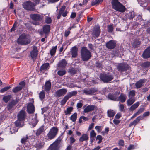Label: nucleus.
Masks as SVG:
<instances>
[{"label":"nucleus","mask_w":150,"mask_h":150,"mask_svg":"<svg viewBox=\"0 0 150 150\" xmlns=\"http://www.w3.org/2000/svg\"><path fill=\"white\" fill-rule=\"evenodd\" d=\"M26 115L25 108L23 107L17 115V120L14 122L16 126L17 127L20 126L22 123L24 121L26 118Z\"/></svg>","instance_id":"1"},{"label":"nucleus","mask_w":150,"mask_h":150,"mask_svg":"<svg viewBox=\"0 0 150 150\" xmlns=\"http://www.w3.org/2000/svg\"><path fill=\"white\" fill-rule=\"evenodd\" d=\"M111 4L112 8L117 11L121 13L125 12L126 8L123 5L119 2L118 0H111Z\"/></svg>","instance_id":"2"},{"label":"nucleus","mask_w":150,"mask_h":150,"mask_svg":"<svg viewBox=\"0 0 150 150\" xmlns=\"http://www.w3.org/2000/svg\"><path fill=\"white\" fill-rule=\"evenodd\" d=\"M81 57L83 61H86L89 60L91 57V52L86 47H82L81 51Z\"/></svg>","instance_id":"3"},{"label":"nucleus","mask_w":150,"mask_h":150,"mask_svg":"<svg viewBox=\"0 0 150 150\" xmlns=\"http://www.w3.org/2000/svg\"><path fill=\"white\" fill-rule=\"evenodd\" d=\"M62 138V135H61L50 145L48 150H59L60 147L59 145Z\"/></svg>","instance_id":"4"},{"label":"nucleus","mask_w":150,"mask_h":150,"mask_svg":"<svg viewBox=\"0 0 150 150\" xmlns=\"http://www.w3.org/2000/svg\"><path fill=\"white\" fill-rule=\"evenodd\" d=\"M22 5L23 7L27 11H32L35 9V4L30 1L25 2L22 4Z\"/></svg>","instance_id":"5"},{"label":"nucleus","mask_w":150,"mask_h":150,"mask_svg":"<svg viewBox=\"0 0 150 150\" xmlns=\"http://www.w3.org/2000/svg\"><path fill=\"white\" fill-rule=\"evenodd\" d=\"M58 129L57 127H52L47 134V139L50 140L54 139L57 134Z\"/></svg>","instance_id":"6"},{"label":"nucleus","mask_w":150,"mask_h":150,"mask_svg":"<svg viewBox=\"0 0 150 150\" xmlns=\"http://www.w3.org/2000/svg\"><path fill=\"white\" fill-rule=\"evenodd\" d=\"M30 18L35 22L33 23L35 25H39V22L42 21L43 16L39 14H31L30 15Z\"/></svg>","instance_id":"7"},{"label":"nucleus","mask_w":150,"mask_h":150,"mask_svg":"<svg viewBox=\"0 0 150 150\" xmlns=\"http://www.w3.org/2000/svg\"><path fill=\"white\" fill-rule=\"evenodd\" d=\"M149 115L150 112L149 111L145 112L143 114V116H139L135 120L132 122H131L129 124V126L131 127L134 125L135 126L139 122L140 120H142L143 119V117L148 116Z\"/></svg>","instance_id":"8"},{"label":"nucleus","mask_w":150,"mask_h":150,"mask_svg":"<svg viewBox=\"0 0 150 150\" xmlns=\"http://www.w3.org/2000/svg\"><path fill=\"white\" fill-rule=\"evenodd\" d=\"M100 78L101 80L105 83H108L113 79V76L112 75L106 74H100Z\"/></svg>","instance_id":"9"},{"label":"nucleus","mask_w":150,"mask_h":150,"mask_svg":"<svg viewBox=\"0 0 150 150\" xmlns=\"http://www.w3.org/2000/svg\"><path fill=\"white\" fill-rule=\"evenodd\" d=\"M17 42L18 44L21 45H27L30 43L27 40L25 34H22L19 36L17 40Z\"/></svg>","instance_id":"10"},{"label":"nucleus","mask_w":150,"mask_h":150,"mask_svg":"<svg viewBox=\"0 0 150 150\" xmlns=\"http://www.w3.org/2000/svg\"><path fill=\"white\" fill-rule=\"evenodd\" d=\"M117 68L119 71L122 72L129 70L130 68V66L127 64L123 63L119 64Z\"/></svg>","instance_id":"11"},{"label":"nucleus","mask_w":150,"mask_h":150,"mask_svg":"<svg viewBox=\"0 0 150 150\" xmlns=\"http://www.w3.org/2000/svg\"><path fill=\"white\" fill-rule=\"evenodd\" d=\"M101 32L100 27L99 25L95 26L92 30V35L93 37L98 38Z\"/></svg>","instance_id":"12"},{"label":"nucleus","mask_w":150,"mask_h":150,"mask_svg":"<svg viewBox=\"0 0 150 150\" xmlns=\"http://www.w3.org/2000/svg\"><path fill=\"white\" fill-rule=\"evenodd\" d=\"M33 50L30 53V56L32 59L33 60H35L38 54V50L37 47L36 46H33L32 47Z\"/></svg>","instance_id":"13"},{"label":"nucleus","mask_w":150,"mask_h":150,"mask_svg":"<svg viewBox=\"0 0 150 150\" xmlns=\"http://www.w3.org/2000/svg\"><path fill=\"white\" fill-rule=\"evenodd\" d=\"M19 100L16 98L15 100H13L7 104L6 107L8 111H10L14 106L16 105L19 102Z\"/></svg>","instance_id":"14"},{"label":"nucleus","mask_w":150,"mask_h":150,"mask_svg":"<svg viewBox=\"0 0 150 150\" xmlns=\"http://www.w3.org/2000/svg\"><path fill=\"white\" fill-rule=\"evenodd\" d=\"M116 41L114 40H110L107 42L105 44L106 47L109 49H114L116 46Z\"/></svg>","instance_id":"15"},{"label":"nucleus","mask_w":150,"mask_h":150,"mask_svg":"<svg viewBox=\"0 0 150 150\" xmlns=\"http://www.w3.org/2000/svg\"><path fill=\"white\" fill-rule=\"evenodd\" d=\"M67 90L65 88L59 89L56 91L54 93V96L59 98L64 96L67 93Z\"/></svg>","instance_id":"16"},{"label":"nucleus","mask_w":150,"mask_h":150,"mask_svg":"<svg viewBox=\"0 0 150 150\" xmlns=\"http://www.w3.org/2000/svg\"><path fill=\"white\" fill-rule=\"evenodd\" d=\"M45 143L42 139H38L37 142L34 145V147L36 148V150H40L43 147Z\"/></svg>","instance_id":"17"},{"label":"nucleus","mask_w":150,"mask_h":150,"mask_svg":"<svg viewBox=\"0 0 150 150\" xmlns=\"http://www.w3.org/2000/svg\"><path fill=\"white\" fill-rule=\"evenodd\" d=\"M28 137L26 136L25 137H23L21 139V143L24 144L23 146L24 148H26V149H28L30 148V144L28 140Z\"/></svg>","instance_id":"18"},{"label":"nucleus","mask_w":150,"mask_h":150,"mask_svg":"<svg viewBox=\"0 0 150 150\" xmlns=\"http://www.w3.org/2000/svg\"><path fill=\"white\" fill-rule=\"evenodd\" d=\"M35 108L33 103L30 102L27 106V111L29 114H33L34 112Z\"/></svg>","instance_id":"19"},{"label":"nucleus","mask_w":150,"mask_h":150,"mask_svg":"<svg viewBox=\"0 0 150 150\" xmlns=\"http://www.w3.org/2000/svg\"><path fill=\"white\" fill-rule=\"evenodd\" d=\"M97 107L94 105H88L84 109V112L85 113H88L97 109Z\"/></svg>","instance_id":"20"},{"label":"nucleus","mask_w":150,"mask_h":150,"mask_svg":"<svg viewBox=\"0 0 150 150\" xmlns=\"http://www.w3.org/2000/svg\"><path fill=\"white\" fill-rule=\"evenodd\" d=\"M142 57L144 59H147L150 57V46H149L143 52Z\"/></svg>","instance_id":"21"},{"label":"nucleus","mask_w":150,"mask_h":150,"mask_svg":"<svg viewBox=\"0 0 150 150\" xmlns=\"http://www.w3.org/2000/svg\"><path fill=\"white\" fill-rule=\"evenodd\" d=\"M97 90L95 88H91L89 89H84L83 92L86 95H93Z\"/></svg>","instance_id":"22"},{"label":"nucleus","mask_w":150,"mask_h":150,"mask_svg":"<svg viewBox=\"0 0 150 150\" xmlns=\"http://www.w3.org/2000/svg\"><path fill=\"white\" fill-rule=\"evenodd\" d=\"M66 8V7L65 6L63 5L60 8L59 12V13L62 14V16L64 17H66L68 13L67 11H64Z\"/></svg>","instance_id":"23"},{"label":"nucleus","mask_w":150,"mask_h":150,"mask_svg":"<svg viewBox=\"0 0 150 150\" xmlns=\"http://www.w3.org/2000/svg\"><path fill=\"white\" fill-rule=\"evenodd\" d=\"M108 97L109 99L111 100L116 101L117 98V93H110Z\"/></svg>","instance_id":"24"},{"label":"nucleus","mask_w":150,"mask_h":150,"mask_svg":"<svg viewBox=\"0 0 150 150\" xmlns=\"http://www.w3.org/2000/svg\"><path fill=\"white\" fill-rule=\"evenodd\" d=\"M50 64L49 63H44L41 66L40 70L41 72L45 71L48 70Z\"/></svg>","instance_id":"25"},{"label":"nucleus","mask_w":150,"mask_h":150,"mask_svg":"<svg viewBox=\"0 0 150 150\" xmlns=\"http://www.w3.org/2000/svg\"><path fill=\"white\" fill-rule=\"evenodd\" d=\"M51 87V83L50 81H46L44 85L45 90L46 91H50Z\"/></svg>","instance_id":"26"},{"label":"nucleus","mask_w":150,"mask_h":150,"mask_svg":"<svg viewBox=\"0 0 150 150\" xmlns=\"http://www.w3.org/2000/svg\"><path fill=\"white\" fill-rule=\"evenodd\" d=\"M141 41L138 39H134L132 43V46L134 48H138L140 45Z\"/></svg>","instance_id":"27"},{"label":"nucleus","mask_w":150,"mask_h":150,"mask_svg":"<svg viewBox=\"0 0 150 150\" xmlns=\"http://www.w3.org/2000/svg\"><path fill=\"white\" fill-rule=\"evenodd\" d=\"M42 30L45 34L49 33L50 30V26L49 25H44L42 28Z\"/></svg>","instance_id":"28"},{"label":"nucleus","mask_w":150,"mask_h":150,"mask_svg":"<svg viewBox=\"0 0 150 150\" xmlns=\"http://www.w3.org/2000/svg\"><path fill=\"white\" fill-rule=\"evenodd\" d=\"M78 49L76 46H74L72 48L71 51L72 57L74 58L76 57L77 56Z\"/></svg>","instance_id":"29"},{"label":"nucleus","mask_w":150,"mask_h":150,"mask_svg":"<svg viewBox=\"0 0 150 150\" xmlns=\"http://www.w3.org/2000/svg\"><path fill=\"white\" fill-rule=\"evenodd\" d=\"M67 64V62L65 59H62L58 63V67H65Z\"/></svg>","instance_id":"30"},{"label":"nucleus","mask_w":150,"mask_h":150,"mask_svg":"<svg viewBox=\"0 0 150 150\" xmlns=\"http://www.w3.org/2000/svg\"><path fill=\"white\" fill-rule=\"evenodd\" d=\"M126 99V96L125 94L121 93L118 98V100L120 101L121 103L125 102Z\"/></svg>","instance_id":"31"},{"label":"nucleus","mask_w":150,"mask_h":150,"mask_svg":"<svg viewBox=\"0 0 150 150\" xmlns=\"http://www.w3.org/2000/svg\"><path fill=\"white\" fill-rule=\"evenodd\" d=\"M115 114L116 112L112 110L109 109L107 110V116L108 117H112L115 116Z\"/></svg>","instance_id":"32"},{"label":"nucleus","mask_w":150,"mask_h":150,"mask_svg":"<svg viewBox=\"0 0 150 150\" xmlns=\"http://www.w3.org/2000/svg\"><path fill=\"white\" fill-rule=\"evenodd\" d=\"M88 135L87 134H83L79 138V142H83L84 141H87L88 139Z\"/></svg>","instance_id":"33"},{"label":"nucleus","mask_w":150,"mask_h":150,"mask_svg":"<svg viewBox=\"0 0 150 150\" xmlns=\"http://www.w3.org/2000/svg\"><path fill=\"white\" fill-rule=\"evenodd\" d=\"M144 80L141 79L136 82L135 83V86L136 88L138 89L141 88L144 83Z\"/></svg>","instance_id":"34"},{"label":"nucleus","mask_w":150,"mask_h":150,"mask_svg":"<svg viewBox=\"0 0 150 150\" xmlns=\"http://www.w3.org/2000/svg\"><path fill=\"white\" fill-rule=\"evenodd\" d=\"M140 66L143 69L148 68L150 67V62L147 61L142 63L140 64Z\"/></svg>","instance_id":"35"},{"label":"nucleus","mask_w":150,"mask_h":150,"mask_svg":"<svg viewBox=\"0 0 150 150\" xmlns=\"http://www.w3.org/2000/svg\"><path fill=\"white\" fill-rule=\"evenodd\" d=\"M77 94V91H74L71 92H68L67 93V95H66V96L69 99L72 97L76 96Z\"/></svg>","instance_id":"36"},{"label":"nucleus","mask_w":150,"mask_h":150,"mask_svg":"<svg viewBox=\"0 0 150 150\" xmlns=\"http://www.w3.org/2000/svg\"><path fill=\"white\" fill-rule=\"evenodd\" d=\"M140 103L139 102H136L134 104L132 105L130 108L129 110L130 111H133L137 108L139 105Z\"/></svg>","instance_id":"37"},{"label":"nucleus","mask_w":150,"mask_h":150,"mask_svg":"<svg viewBox=\"0 0 150 150\" xmlns=\"http://www.w3.org/2000/svg\"><path fill=\"white\" fill-rule=\"evenodd\" d=\"M44 130V126H42L39 128L36 131V135L37 136H39Z\"/></svg>","instance_id":"38"},{"label":"nucleus","mask_w":150,"mask_h":150,"mask_svg":"<svg viewBox=\"0 0 150 150\" xmlns=\"http://www.w3.org/2000/svg\"><path fill=\"white\" fill-rule=\"evenodd\" d=\"M73 108L72 107H68L66 110L64 111V113L66 115H70L71 112L73 111Z\"/></svg>","instance_id":"39"},{"label":"nucleus","mask_w":150,"mask_h":150,"mask_svg":"<svg viewBox=\"0 0 150 150\" xmlns=\"http://www.w3.org/2000/svg\"><path fill=\"white\" fill-rule=\"evenodd\" d=\"M57 48V46L56 45L52 47V49L50 50V54L51 56H53L55 54Z\"/></svg>","instance_id":"40"},{"label":"nucleus","mask_w":150,"mask_h":150,"mask_svg":"<svg viewBox=\"0 0 150 150\" xmlns=\"http://www.w3.org/2000/svg\"><path fill=\"white\" fill-rule=\"evenodd\" d=\"M103 0H93L91 3L92 6H97L103 2Z\"/></svg>","instance_id":"41"},{"label":"nucleus","mask_w":150,"mask_h":150,"mask_svg":"<svg viewBox=\"0 0 150 150\" xmlns=\"http://www.w3.org/2000/svg\"><path fill=\"white\" fill-rule=\"evenodd\" d=\"M129 98L127 101V104L128 106L132 105L135 101L134 98Z\"/></svg>","instance_id":"42"},{"label":"nucleus","mask_w":150,"mask_h":150,"mask_svg":"<svg viewBox=\"0 0 150 150\" xmlns=\"http://www.w3.org/2000/svg\"><path fill=\"white\" fill-rule=\"evenodd\" d=\"M12 96L11 95H8L3 97V99L5 103H7L11 98Z\"/></svg>","instance_id":"43"},{"label":"nucleus","mask_w":150,"mask_h":150,"mask_svg":"<svg viewBox=\"0 0 150 150\" xmlns=\"http://www.w3.org/2000/svg\"><path fill=\"white\" fill-rule=\"evenodd\" d=\"M77 118V113L75 112L70 117V120L73 122H75Z\"/></svg>","instance_id":"44"},{"label":"nucleus","mask_w":150,"mask_h":150,"mask_svg":"<svg viewBox=\"0 0 150 150\" xmlns=\"http://www.w3.org/2000/svg\"><path fill=\"white\" fill-rule=\"evenodd\" d=\"M39 98L41 100H42L44 98L45 96L44 91H42L39 93Z\"/></svg>","instance_id":"45"},{"label":"nucleus","mask_w":150,"mask_h":150,"mask_svg":"<svg viewBox=\"0 0 150 150\" xmlns=\"http://www.w3.org/2000/svg\"><path fill=\"white\" fill-rule=\"evenodd\" d=\"M22 88V87L21 86H17L13 88L12 90V91L14 93H17L21 90Z\"/></svg>","instance_id":"46"},{"label":"nucleus","mask_w":150,"mask_h":150,"mask_svg":"<svg viewBox=\"0 0 150 150\" xmlns=\"http://www.w3.org/2000/svg\"><path fill=\"white\" fill-rule=\"evenodd\" d=\"M113 24L110 25L107 27L108 31L109 33H112L113 31Z\"/></svg>","instance_id":"47"},{"label":"nucleus","mask_w":150,"mask_h":150,"mask_svg":"<svg viewBox=\"0 0 150 150\" xmlns=\"http://www.w3.org/2000/svg\"><path fill=\"white\" fill-rule=\"evenodd\" d=\"M69 99L67 98V97L65 96L63 99L61 100V105H64Z\"/></svg>","instance_id":"48"},{"label":"nucleus","mask_w":150,"mask_h":150,"mask_svg":"<svg viewBox=\"0 0 150 150\" xmlns=\"http://www.w3.org/2000/svg\"><path fill=\"white\" fill-rule=\"evenodd\" d=\"M135 96V91L134 90L130 91L129 93V97L133 98Z\"/></svg>","instance_id":"49"},{"label":"nucleus","mask_w":150,"mask_h":150,"mask_svg":"<svg viewBox=\"0 0 150 150\" xmlns=\"http://www.w3.org/2000/svg\"><path fill=\"white\" fill-rule=\"evenodd\" d=\"M128 18L130 20L132 19L135 16L134 13L133 12H130L128 14Z\"/></svg>","instance_id":"50"},{"label":"nucleus","mask_w":150,"mask_h":150,"mask_svg":"<svg viewBox=\"0 0 150 150\" xmlns=\"http://www.w3.org/2000/svg\"><path fill=\"white\" fill-rule=\"evenodd\" d=\"M109 127H107L105 128V131H102L101 132V134L103 136L107 134L109 131Z\"/></svg>","instance_id":"51"},{"label":"nucleus","mask_w":150,"mask_h":150,"mask_svg":"<svg viewBox=\"0 0 150 150\" xmlns=\"http://www.w3.org/2000/svg\"><path fill=\"white\" fill-rule=\"evenodd\" d=\"M66 72L64 70H60L57 72V74L60 76L64 75L66 74Z\"/></svg>","instance_id":"52"},{"label":"nucleus","mask_w":150,"mask_h":150,"mask_svg":"<svg viewBox=\"0 0 150 150\" xmlns=\"http://www.w3.org/2000/svg\"><path fill=\"white\" fill-rule=\"evenodd\" d=\"M11 88V87L10 86H7L3 88H2L0 90V92L2 93H3L4 92L7 91Z\"/></svg>","instance_id":"53"},{"label":"nucleus","mask_w":150,"mask_h":150,"mask_svg":"<svg viewBox=\"0 0 150 150\" xmlns=\"http://www.w3.org/2000/svg\"><path fill=\"white\" fill-rule=\"evenodd\" d=\"M69 72L71 74H74L76 73L77 72V70L74 68H72L70 69Z\"/></svg>","instance_id":"54"},{"label":"nucleus","mask_w":150,"mask_h":150,"mask_svg":"<svg viewBox=\"0 0 150 150\" xmlns=\"http://www.w3.org/2000/svg\"><path fill=\"white\" fill-rule=\"evenodd\" d=\"M102 137L100 135H98L97 136L96 139V140H98L99 141L98 142V144H100L101 143L102 141Z\"/></svg>","instance_id":"55"},{"label":"nucleus","mask_w":150,"mask_h":150,"mask_svg":"<svg viewBox=\"0 0 150 150\" xmlns=\"http://www.w3.org/2000/svg\"><path fill=\"white\" fill-rule=\"evenodd\" d=\"M96 134L94 130H92L90 133V137L94 138L96 137Z\"/></svg>","instance_id":"56"},{"label":"nucleus","mask_w":150,"mask_h":150,"mask_svg":"<svg viewBox=\"0 0 150 150\" xmlns=\"http://www.w3.org/2000/svg\"><path fill=\"white\" fill-rule=\"evenodd\" d=\"M17 24V22L16 21L13 24V26L10 30L11 31H14L15 30H16L15 28H16V26Z\"/></svg>","instance_id":"57"},{"label":"nucleus","mask_w":150,"mask_h":150,"mask_svg":"<svg viewBox=\"0 0 150 150\" xmlns=\"http://www.w3.org/2000/svg\"><path fill=\"white\" fill-rule=\"evenodd\" d=\"M52 22V19L50 17H47L45 19V22L47 24H50Z\"/></svg>","instance_id":"58"},{"label":"nucleus","mask_w":150,"mask_h":150,"mask_svg":"<svg viewBox=\"0 0 150 150\" xmlns=\"http://www.w3.org/2000/svg\"><path fill=\"white\" fill-rule=\"evenodd\" d=\"M118 144L119 146L123 147L124 146V141L123 140H120L119 141Z\"/></svg>","instance_id":"59"},{"label":"nucleus","mask_w":150,"mask_h":150,"mask_svg":"<svg viewBox=\"0 0 150 150\" xmlns=\"http://www.w3.org/2000/svg\"><path fill=\"white\" fill-rule=\"evenodd\" d=\"M70 144L72 145L75 141V139L74 137H70Z\"/></svg>","instance_id":"60"},{"label":"nucleus","mask_w":150,"mask_h":150,"mask_svg":"<svg viewBox=\"0 0 150 150\" xmlns=\"http://www.w3.org/2000/svg\"><path fill=\"white\" fill-rule=\"evenodd\" d=\"M101 127V126H95V129L98 132H100L102 130Z\"/></svg>","instance_id":"61"},{"label":"nucleus","mask_w":150,"mask_h":150,"mask_svg":"<svg viewBox=\"0 0 150 150\" xmlns=\"http://www.w3.org/2000/svg\"><path fill=\"white\" fill-rule=\"evenodd\" d=\"M144 107H142V108L139 109L137 112V113L139 115L140 113L143 112L144 110Z\"/></svg>","instance_id":"62"},{"label":"nucleus","mask_w":150,"mask_h":150,"mask_svg":"<svg viewBox=\"0 0 150 150\" xmlns=\"http://www.w3.org/2000/svg\"><path fill=\"white\" fill-rule=\"evenodd\" d=\"M119 110L121 112L124 111V106L122 104H121L119 105Z\"/></svg>","instance_id":"63"},{"label":"nucleus","mask_w":150,"mask_h":150,"mask_svg":"<svg viewBox=\"0 0 150 150\" xmlns=\"http://www.w3.org/2000/svg\"><path fill=\"white\" fill-rule=\"evenodd\" d=\"M135 149V146L133 145L130 144L128 147L127 149L128 150H132Z\"/></svg>","instance_id":"64"}]
</instances>
